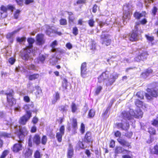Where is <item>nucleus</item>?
Returning a JSON list of instances; mask_svg holds the SVG:
<instances>
[{"instance_id": "nucleus-1", "label": "nucleus", "mask_w": 158, "mask_h": 158, "mask_svg": "<svg viewBox=\"0 0 158 158\" xmlns=\"http://www.w3.org/2000/svg\"><path fill=\"white\" fill-rule=\"evenodd\" d=\"M109 72L107 71L103 72L98 77V82L101 83L104 81L107 86L113 85L115 80L118 78V75L116 73L114 72L110 74L109 77Z\"/></svg>"}, {"instance_id": "nucleus-2", "label": "nucleus", "mask_w": 158, "mask_h": 158, "mask_svg": "<svg viewBox=\"0 0 158 158\" xmlns=\"http://www.w3.org/2000/svg\"><path fill=\"white\" fill-rule=\"evenodd\" d=\"M142 102L139 100H137L135 102V105L138 107L135 111L130 109L129 111H124L122 112L123 116L124 119L127 118L129 120L131 118L132 116L135 118H141L143 112L139 108L142 105Z\"/></svg>"}, {"instance_id": "nucleus-3", "label": "nucleus", "mask_w": 158, "mask_h": 158, "mask_svg": "<svg viewBox=\"0 0 158 158\" xmlns=\"http://www.w3.org/2000/svg\"><path fill=\"white\" fill-rule=\"evenodd\" d=\"M27 41L29 43L28 46L21 51L22 58L25 60H31L32 58V54L33 53H31V50L35 40L32 38H29L27 39Z\"/></svg>"}, {"instance_id": "nucleus-4", "label": "nucleus", "mask_w": 158, "mask_h": 158, "mask_svg": "<svg viewBox=\"0 0 158 158\" xmlns=\"http://www.w3.org/2000/svg\"><path fill=\"white\" fill-rule=\"evenodd\" d=\"M132 6L129 4L124 5L123 9L124 10L123 17V23L125 24L130 19L131 15L130 12Z\"/></svg>"}, {"instance_id": "nucleus-5", "label": "nucleus", "mask_w": 158, "mask_h": 158, "mask_svg": "<svg viewBox=\"0 0 158 158\" xmlns=\"http://www.w3.org/2000/svg\"><path fill=\"white\" fill-rule=\"evenodd\" d=\"M139 23H136L135 26V29L132 33L129 35L130 40L133 41L136 40L138 39V35L141 32L140 30H139Z\"/></svg>"}, {"instance_id": "nucleus-6", "label": "nucleus", "mask_w": 158, "mask_h": 158, "mask_svg": "<svg viewBox=\"0 0 158 158\" xmlns=\"http://www.w3.org/2000/svg\"><path fill=\"white\" fill-rule=\"evenodd\" d=\"M32 84L31 83H28L27 85V89L31 93H32L34 90L35 88L36 90V91L35 93L36 97H40L42 95V91L40 87L38 86H36L35 87L31 86Z\"/></svg>"}, {"instance_id": "nucleus-7", "label": "nucleus", "mask_w": 158, "mask_h": 158, "mask_svg": "<svg viewBox=\"0 0 158 158\" xmlns=\"http://www.w3.org/2000/svg\"><path fill=\"white\" fill-rule=\"evenodd\" d=\"M13 91L12 89L10 90L9 92H7L6 93L7 95V101L9 105L12 106L13 104L16 103L15 99L13 98Z\"/></svg>"}, {"instance_id": "nucleus-8", "label": "nucleus", "mask_w": 158, "mask_h": 158, "mask_svg": "<svg viewBox=\"0 0 158 158\" xmlns=\"http://www.w3.org/2000/svg\"><path fill=\"white\" fill-rule=\"evenodd\" d=\"M148 94H145V96L148 99L150 100L152 97H156L158 96L157 92L153 89H148Z\"/></svg>"}, {"instance_id": "nucleus-9", "label": "nucleus", "mask_w": 158, "mask_h": 158, "mask_svg": "<svg viewBox=\"0 0 158 158\" xmlns=\"http://www.w3.org/2000/svg\"><path fill=\"white\" fill-rule=\"evenodd\" d=\"M23 109L26 111V114L27 112L31 113V115L32 112H36L37 110L36 108H34V105L32 102L31 104H26L23 106Z\"/></svg>"}, {"instance_id": "nucleus-10", "label": "nucleus", "mask_w": 158, "mask_h": 158, "mask_svg": "<svg viewBox=\"0 0 158 158\" xmlns=\"http://www.w3.org/2000/svg\"><path fill=\"white\" fill-rule=\"evenodd\" d=\"M17 127L19 128L18 129L19 130V133L18 135L19 138V141H22L23 139L24 136L27 134V131L26 128L24 127L22 128H21L17 126L16 127Z\"/></svg>"}, {"instance_id": "nucleus-11", "label": "nucleus", "mask_w": 158, "mask_h": 158, "mask_svg": "<svg viewBox=\"0 0 158 158\" xmlns=\"http://www.w3.org/2000/svg\"><path fill=\"white\" fill-rule=\"evenodd\" d=\"M101 41L102 44L108 46L110 44L111 40L108 38L107 34H105L103 32L101 36Z\"/></svg>"}, {"instance_id": "nucleus-12", "label": "nucleus", "mask_w": 158, "mask_h": 158, "mask_svg": "<svg viewBox=\"0 0 158 158\" xmlns=\"http://www.w3.org/2000/svg\"><path fill=\"white\" fill-rule=\"evenodd\" d=\"M31 116V113L27 112V114H26L25 115L20 118L19 121V123L21 124L25 125Z\"/></svg>"}, {"instance_id": "nucleus-13", "label": "nucleus", "mask_w": 158, "mask_h": 158, "mask_svg": "<svg viewBox=\"0 0 158 158\" xmlns=\"http://www.w3.org/2000/svg\"><path fill=\"white\" fill-rule=\"evenodd\" d=\"M65 128L64 126L61 127L59 129V131L56 133V137L58 142H61L62 140V137L64 135Z\"/></svg>"}, {"instance_id": "nucleus-14", "label": "nucleus", "mask_w": 158, "mask_h": 158, "mask_svg": "<svg viewBox=\"0 0 158 158\" xmlns=\"http://www.w3.org/2000/svg\"><path fill=\"white\" fill-rule=\"evenodd\" d=\"M81 70V77L83 78L86 77L87 76L88 72L86 71V64L85 63H83L82 64Z\"/></svg>"}, {"instance_id": "nucleus-15", "label": "nucleus", "mask_w": 158, "mask_h": 158, "mask_svg": "<svg viewBox=\"0 0 158 158\" xmlns=\"http://www.w3.org/2000/svg\"><path fill=\"white\" fill-rule=\"evenodd\" d=\"M36 43L37 45H40L43 44L45 41L44 35L42 34L38 35L36 36Z\"/></svg>"}, {"instance_id": "nucleus-16", "label": "nucleus", "mask_w": 158, "mask_h": 158, "mask_svg": "<svg viewBox=\"0 0 158 158\" xmlns=\"http://www.w3.org/2000/svg\"><path fill=\"white\" fill-rule=\"evenodd\" d=\"M46 56L45 55L40 54L38 57L35 59L34 61L37 64H43L45 60Z\"/></svg>"}, {"instance_id": "nucleus-17", "label": "nucleus", "mask_w": 158, "mask_h": 158, "mask_svg": "<svg viewBox=\"0 0 158 158\" xmlns=\"http://www.w3.org/2000/svg\"><path fill=\"white\" fill-rule=\"evenodd\" d=\"M116 125L118 128L126 130H127L129 128V126L128 123L126 122L123 123V121L122 123H117Z\"/></svg>"}, {"instance_id": "nucleus-18", "label": "nucleus", "mask_w": 158, "mask_h": 158, "mask_svg": "<svg viewBox=\"0 0 158 158\" xmlns=\"http://www.w3.org/2000/svg\"><path fill=\"white\" fill-rule=\"evenodd\" d=\"M21 28L18 29L17 30L14 31L13 32L8 33L7 35L6 38L8 39L11 43H12L13 40V35L18 32L20 29Z\"/></svg>"}, {"instance_id": "nucleus-19", "label": "nucleus", "mask_w": 158, "mask_h": 158, "mask_svg": "<svg viewBox=\"0 0 158 158\" xmlns=\"http://www.w3.org/2000/svg\"><path fill=\"white\" fill-rule=\"evenodd\" d=\"M147 56V53L145 52L141 53L140 55L136 57L135 58V60L137 62L141 60H143L146 58Z\"/></svg>"}, {"instance_id": "nucleus-20", "label": "nucleus", "mask_w": 158, "mask_h": 158, "mask_svg": "<svg viewBox=\"0 0 158 158\" xmlns=\"http://www.w3.org/2000/svg\"><path fill=\"white\" fill-rule=\"evenodd\" d=\"M72 120V123L71 124L70 123L68 124V126L69 127L68 130H71V126L72 125V127L73 128V130L75 131L77 128V120L76 119L73 118L71 119Z\"/></svg>"}, {"instance_id": "nucleus-21", "label": "nucleus", "mask_w": 158, "mask_h": 158, "mask_svg": "<svg viewBox=\"0 0 158 158\" xmlns=\"http://www.w3.org/2000/svg\"><path fill=\"white\" fill-rule=\"evenodd\" d=\"M22 144L21 143H19L15 144L13 147L12 150L15 152H17L22 149Z\"/></svg>"}, {"instance_id": "nucleus-22", "label": "nucleus", "mask_w": 158, "mask_h": 158, "mask_svg": "<svg viewBox=\"0 0 158 158\" xmlns=\"http://www.w3.org/2000/svg\"><path fill=\"white\" fill-rule=\"evenodd\" d=\"M126 152V153L129 154L130 152L127 150H124L121 147H118L116 148L115 152L117 154L120 153L122 152ZM124 153H125V152H124Z\"/></svg>"}, {"instance_id": "nucleus-23", "label": "nucleus", "mask_w": 158, "mask_h": 158, "mask_svg": "<svg viewBox=\"0 0 158 158\" xmlns=\"http://www.w3.org/2000/svg\"><path fill=\"white\" fill-rule=\"evenodd\" d=\"M33 141L36 145H39L41 143L40 137L39 135L38 134H35L34 136Z\"/></svg>"}, {"instance_id": "nucleus-24", "label": "nucleus", "mask_w": 158, "mask_h": 158, "mask_svg": "<svg viewBox=\"0 0 158 158\" xmlns=\"http://www.w3.org/2000/svg\"><path fill=\"white\" fill-rule=\"evenodd\" d=\"M110 18H109L108 19L106 20V22L105 23L104 22L102 21H99L98 20H97V21L98 23L99 26L101 27H103L104 25L106 24L107 25H109V24H111V23H109L110 21Z\"/></svg>"}, {"instance_id": "nucleus-25", "label": "nucleus", "mask_w": 158, "mask_h": 158, "mask_svg": "<svg viewBox=\"0 0 158 158\" xmlns=\"http://www.w3.org/2000/svg\"><path fill=\"white\" fill-rule=\"evenodd\" d=\"M73 154V150L72 147L69 146L67 152L68 158H72Z\"/></svg>"}, {"instance_id": "nucleus-26", "label": "nucleus", "mask_w": 158, "mask_h": 158, "mask_svg": "<svg viewBox=\"0 0 158 158\" xmlns=\"http://www.w3.org/2000/svg\"><path fill=\"white\" fill-rule=\"evenodd\" d=\"M25 65L24 67L22 66H19L18 67H16L15 69L16 71L17 72H25L27 71V67Z\"/></svg>"}, {"instance_id": "nucleus-27", "label": "nucleus", "mask_w": 158, "mask_h": 158, "mask_svg": "<svg viewBox=\"0 0 158 158\" xmlns=\"http://www.w3.org/2000/svg\"><path fill=\"white\" fill-rule=\"evenodd\" d=\"M146 15V12L145 11H143L141 13L136 12L134 14V16L135 18L139 19L141 17H145Z\"/></svg>"}, {"instance_id": "nucleus-28", "label": "nucleus", "mask_w": 158, "mask_h": 158, "mask_svg": "<svg viewBox=\"0 0 158 158\" xmlns=\"http://www.w3.org/2000/svg\"><path fill=\"white\" fill-rule=\"evenodd\" d=\"M45 27L47 29L46 32L48 35H50L51 33H56V31L53 30L52 27L48 25H46Z\"/></svg>"}, {"instance_id": "nucleus-29", "label": "nucleus", "mask_w": 158, "mask_h": 158, "mask_svg": "<svg viewBox=\"0 0 158 158\" xmlns=\"http://www.w3.org/2000/svg\"><path fill=\"white\" fill-rule=\"evenodd\" d=\"M57 45V43L56 40L54 41L51 44L50 46L52 48L51 50L52 52H56L58 51V49L55 48Z\"/></svg>"}, {"instance_id": "nucleus-30", "label": "nucleus", "mask_w": 158, "mask_h": 158, "mask_svg": "<svg viewBox=\"0 0 158 158\" xmlns=\"http://www.w3.org/2000/svg\"><path fill=\"white\" fill-rule=\"evenodd\" d=\"M7 10V7L5 6H1V10L2 11L0 13L1 14V17L4 18L6 16V15L5 14V15L3 16L2 14L3 13L6 12Z\"/></svg>"}, {"instance_id": "nucleus-31", "label": "nucleus", "mask_w": 158, "mask_h": 158, "mask_svg": "<svg viewBox=\"0 0 158 158\" xmlns=\"http://www.w3.org/2000/svg\"><path fill=\"white\" fill-rule=\"evenodd\" d=\"M60 99L59 94L58 92H57L54 95V99L52 101V104H54L56 102L57 100Z\"/></svg>"}, {"instance_id": "nucleus-32", "label": "nucleus", "mask_w": 158, "mask_h": 158, "mask_svg": "<svg viewBox=\"0 0 158 158\" xmlns=\"http://www.w3.org/2000/svg\"><path fill=\"white\" fill-rule=\"evenodd\" d=\"M117 140L123 146H128L129 145L128 143L125 140L119 138Z\"/></svg>"}, {"instance_id": "nucleus-33", "label": "nucleus", "mask_w": 158, "mask_h": 158, "mask_svg": "<svg viewBox=\"0 0 158 158\" xmlns=\"http://www.w3.org/2000/svg\"><path fill=\"white\" fill-rule=\"evenodd\" d=\"M32 151L29 148L27 149L24 153V156L25 157L27 158L30 156L32 154Z\"/></svg>"}, {"instance_id": "nucleus-34", "label": "nucleus", "mask_w": 158, "mask_h": 158, "mask_svg": "<svg viewBox=\"0 0 158 158\" xmlns=\"http://www.w3.org/2000/svg\"><path fill=\"white\" fill-rule=\"evenodd\" d=\"M39 77V74H34L32 75H29V79L30 80H33L38 78Z\"/></svg>"}, {"instance_id": "nucleus-35", "label": "nucleus", "mask_w": 158, "mask_h": 158, "mask_svg": "<svg viewBox=\"0 0 158 158\" xmlns=\"http://www.w3.org/2000/svg\"><path fill=\"white\" fill-rule=\"evenodd\" d=\"M48 141V138L46 136L43 135L40 139L41 143L43 145H45Z\"/></svg>"}, {"instance_id": "nucleus-36", "label": "nucleus", "mask_w": 158, "mask_h": 158, "mask_svg": "<svg viewBox=\"0 0 158 158\" xmlns=\"http://www.w3.org/2000/svg\"><path fill=\"white\" fill-rule=\"evenodd\" d=\"M71 107L73 113L75 112L78 109L77 106L74 103H72Z\"/></svg>"}, {"instance_id": "nucleus-37", "label": "nucleus", "mask_w": 158, "mask_h": 158, "mask_svg": "<svg viewBox=\"0 0 158 158\" xmlns=\"http://www.w3.org/2000/svg\"><path fill=\"white\" fill-rule=\"evenodd\" d=\"M95 110H90L88 113L89 117L90 118L93 117L95 115Z\"/></svg>"}, {"instance_id": "nucleus-38", "label": "nucleus", "mask_w": 158, "mask_h": 158, "mask_svg": "<svg viewBox=\"0 0 158 158\" xmlns=\"http://www.w3.org/2000/svg\"><path fill=\"white\" fill-rule=\"evenodd\" d=\"M26 67H27V69H28L29 70H36V68L35 66L33 64H31L30 65L27 66L26 65Z\"/></svg>"}, {"instance_id": "nucleus-39", "label": "nucleus", "mask_w": 158, "mask_h": 158, "mask_svg": "<svg viewBox=\"0 0 158 158\" xmlns=\"http://www.w3.org/2000/svg\"><path fill=\"white\" fill-rule=\"evenodd\" d=\"M91 133L89 132H87L86 133L85 136V138L86 139L87 141L89 142L91 139Z\"/></svg>"}, {"instance_id": "nucleus-40", "label": "nucleus", "mask_w": 158, "mask_h": 158, "mask_svg": "<svg viewBox=\"0 0 158 158\" xmlns=\"http://www.w3.org/2000/svg\"><path fill=\"white\" fill-rule=\"evenodd\" d=\"M9 152V151L8 150L4 151L0 156V158H5L8 154Z\"/></svg>"}, {"instance_id": "nucleus-41", "label": "nucleus", "mask_w": 158, "mask_h": 158, "mask_svg": "<svg viewBox=\"0 0 158 158\" xmlns=\"http://www.w3.org/2000/svg\"><path fill=\"white\" fill-rule=\"evenodd\" d=\"M143 92L140 91L138 92L136 94V96L140 99L143 98Z\"/></svg>"}, {"instance_id": "nucleus-42", "label": "nucleus", "mask_w": 158, "mask_h": 158, "mask_svg": "<svg viewBox=\"0 0 158 158\" xmlns=\"http://www.w3.org/2000/svg\"><path fill=\"white\" fill-rule=\"evenodd\" d=\"M148 132L151 135H154L156 133V131L154 128L150 127L148 129Z\"/></svg>"}, {"instance_id": "nucleus-43", "label": "nucleus", "mask_w": 158, "mask_h": 158, "mask_svg": "<svg viewBox=\"0 0 158 158\" xmlns=\"http://www.w3.org/2000/svg\"><path fill=\"white\" fill-rule=\"evenodd\" d=\"M50 62L52 65L55 64L57 62V59L56 58L53 57L50 60Z\"/></svg>"}, {"instance_id": "nucleus-44", "label": "nucleus", "mask_w": 158, "mask_h": 158, "mask_svg": "<svg viewBox=\"0 0 158 158\" xmlns=\"http://www.w3.org/2000/svg\"><path fill=\"white\" fill-rule=\"evenodd\" d=\"M89 26L91 27H93L94 26L95 21L93 19H91L89 20L88 21Z\"/></svg>"}, {"instance_id": "nucleus-45", "label": "nucleus", "mask_w": 158, "mask_h": 158, "mask_svg": "<svg viewBox=\"0 0 158 158\" xmlns=\"http://www.w3.org/2000/svg\"><path fill=\"white\" fill-rule=\"evenodd\" d=\"M152 72V70L151 69H148L146 73H143L142 74V76H144V75H146L147 77L150 73Z\"/></svg>"}, {"instance_id": "nucleus-46", "label": "nucleus", "mask_w": 158, "mask_h": 158, "mask_svg": "<svg viewBox=\"0 0 158 158\" xmlns=\"http://www.w3.org/2000/svg\"><path fill=\"white\" fill-rule=\"evenodd\" d=\"M158 9L156 6H154L152 10V14L154 16H155L157 11Z\"/></svg>"}, {"instance_id": "nucleus-47", "label": "nucleus", "mask_w": 158, "mask_h": 158, "mask_svg": "<svg viewBox=\"0 0 158 158\" xmlns=\"http://www.w3.org/2000/svg\"><path fill=\"white\" fill-rule=\"evenodd\" d=\"M152 124L155 127H158V121L156 119H153L151 121Z\"/></svg>"}, {"instance_id": "nucleus-48", "label": "nucleus", "mask_w": 158, "mask_h": 158, "mask_svg": "<svg viewBox=\"0 0 158 158\" xmlns=\"http://www.w3.org/2000/svg\"><path fill=\"white\" fill-rule=\"evenodd\" d=\"M26 38L25 37H19L17 38V41L20 43H22L23 42L25 41Z\"/></svg>"}, {"instance_id": "nucleus-49", "label": "nucleus", "mask_w": 158, "mask_h": 158, "mask_svg": "<svg viewBox=\"0 0 158 158\" xmlns=\"http://www.w3.org/2000/svg\"><path fill=\"white\" fill-rule=\"evenodd\" d=\"M20 12V11L19 10H17L15 12L14 15V16L16 19L18 18Z\"/></svg>"}, {"instance_id": "nucleus-50", "label": "nucleus", "mask_w": 158, "mask_h": 158, "mask_svg": "<svg viewBox=\"0 0 158 158\" xmlns=\"http://www.w3.org/2000/svg\"><path fill=\"white\" fill-rule=\"evenodd\" d=\"M102 87L101 86H98L96 89L95 93L97 94H98L102 89Z\"/></svg>"}, {"instance_id": "nucleus-51", "label": "nucleus", "mask_w": 158, "mask_h": 158, "mask_svg": "<svg viewBox=\"0 0 158 158\" xmlns=\"http://www.w3.org/2000/svg\"><path fill=\"white\" fill-rule=\"evenodd\" d=\"M78 30L76 27L73 28V33L75 35H76L78 34Z\"/></svg>"}, {"instance_id": "nucleus-52", "label": "nucleus", "mask_w": 158, "mask_h": 158, "mask_svg": "<svg viewBox=\"0 0 158 158\" xmlns=\"http://www.w3.org/2000/svg\"><path fill=\"white\" fill-rule=\"evenodd\" d=\"M60 23L61 25H66L67 24L66 20L64 19H61L60 20Z\"/></svg>"}, {"instance_id": "nucleus-53", "label": "nucleus", "mask_w": 158, "mask_h": 158, "mask_svg": "<svg viewBox=\"0 0 158 158\" xmlns=\"http://www.w3.org/2000/svg\"><path fill=\"white\" fill-rule=\"evenodd\" d=\"M85 126L83 123H81V132L82 134H83L85 132Z\"/></svg>"}, {"instance_id": "nucleus-54", "label": "nucleus", "mask_w": 158, "mask_h": 158, "mask_svg": "<svg viewBox=\"0 0 158 158\" xmlns=\"http://www.w3.org/2000/svg\"><path fill=\"white\" fill-rule=\"evenodd\" d=\"M145 36L148 40L151 42L154 40V37L153 36H150L148 35H146Z\"/></svg>"}, {"instance_id": "nucleus-55", "label": "nucleus", "mask_w": 158, "mask_h": 158, "mask_svg": "<svg viewBox=\"0 0 158 158\" xmlns=\"http://www.w3.org/2000/svg\"><path fill=\"white\" fill-rule=\"evenodd\" d=\"M153 152L155 154H157L158 153V146H155L153 148Z\"/></svg>"}, {"instance_id": "nucleus-56", "label": "nucleus", "mask_w": 158, "mask_h": 158, "mask_svg": "<svg viewBox=\"0 0 158 158\" xmlns=\"http://www.w3.org/2000/svg\"><path fill=\"white\" fill-rule=\"evenodd\" d=\"M34 156L35 158H40V153L38 151H37L34 155Z\"/></svg>"}, {"instance_id": "nucleus-57", "label": "nucleus", "mask_w": 158, "mask_h": 158, "mask_svg": "<svg viewBox=\"0 0 158 158\" xmlns=\"http://www.w3.org/2000/svg\"><path fill=\"white\" fill-rule=\"evenodd\" d=\"M68 108V106H61L60 108L61 110L63 112H65L67 110Z\"/></svg>"}, {"instance_id": "nucleus-58", "label": "nucleus", "mask_w": 158, "mask_h": 158, "mask_svg": "<svg viewBox=\"0 0 158 158\" xmlns=\"http://www.w3.org/2000/svg\"><path fill=\"white\" fill-rule=\"evenodd\" d=\"M15 61V59L12 57L10 58L9 59V62L10 64H14V62Z\"/></svg>"}, {"instance_id": "nucleus-59", "label": "nucleus", "mask_w": 158, "mask_h": 158, "mask_svg": "<svg viewBox=\"0 0 158 158\" xmlns=\"http://www.w3.org/2000/svg\"><path fill=\"white\" fill-rule=\"evenodd\" d=\"M15 9V7L12 5H9L7 6V9H9L12 11Z\"/></svg>"}, {"instance_id": "nucleus-60", "label": "nucleus", "mask_w": 158, "mask_h": 158, "mask_svg": "<svg viewBox=\"0 0 158 158\" xmlns=\"http://www.w3.org/2000/svg\"><path fill=\"white\" fill-rule=\"evenodd\" d=\"M25 1V4L26 5H28L30 3H33L34 0H24Z\"/></svg>"}, {"instance_id": "nucleus-61", "label": "nucleus", "mask_w": 158, "mask_h": 158, "mask_svg": "<svg viewBox=\"0 0 158 158\" xmlns=\"http://www.w3.org/2000/svg\"><path fill=\"white\" fill-rule=\"evenodd\" d=\"M66 47L69 49H71L72 48V47H73L72 44L70 43H67L66 44Z\"/></svg>"}, {"instance_id": "nucleus-62", "label": "nucleus", "mask_w": 158, "mask_h": 158, "mask_svg": "<svg viewBox=\"0 0 158 158\" xmlns=\"http://www.w3.org/2000/svg\"><path fill=\"white\" fill-rule=\"evenodd\" d=\"M23 100L24 101L27 102H28L30 101V99L28 96H25L24 97Z\"/></svg>"}, {"instance_id": "nucleus-63", "label": "nucleus", "mask_w": 158, "mask_h": 158, "mask_svg": "<svg viewBox=\"0 0 158 158\" xmlns=\"http://www.w3.org/2000/svg\"><path fill=\"white\" fill-rule=\"evenodd\" d=\"M18 4L22 6L23 5V0H15Z\"/></svg>"}, {"instance_id": "nucleus-64", "label": "nucleus", "mask_w": 158, "mask_h": 158, "mask_svg": "<svg viewBox=\"0 0 158 158\" xmlns=\"http://www.w3.org/2000/svg\"><path fill=\"white\" fill-rule=\"evenodd\" d=\"M38 121V119L35 117H34L32 120V122L34 124H36Z\"/></svg>"}]
</instances>
